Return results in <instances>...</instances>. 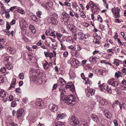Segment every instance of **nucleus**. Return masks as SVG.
Here are the masks:
<instances>
[{"label":"nucleus","mask_w":126,"mask_h":126,"mask_svg":"<svg viewBox=\"0 0 126 126\" xmlns=\"http://www.w3.org/2000/svg\"><path fill=\"white\" fill-rule=\"evenodd\" d=\"M49 57L50 58H51L53 57V54L52 53H49Z\"/></svg>","instance_id":"nucleus-64"},{"label":"nucleus","mask_w":126,"mask_h":126,"mask_svg":"<svg viewBox=\"0 0 126 126\" xmlns=\"http://www.w3.org/2000/svg\"><path fill=\"white\" fill-rule=\"evenodd\" d=\"M68 48L69 49H71L72 50H75L76 49V47L74 46L71 45L68 47Z\"/></svg>","instance_id":"nucleus-45"},{"label":"nucleus","mask_w":126,"mask_h":126,"mask_svg":"<svg viewBox=\"0 0 126 126\" xmlns=\"http://www.w3.org/2000/svg\"><path fill=\"white\" fill-rule=\"evenodd\" d=\"M103 2L104 3V5L106 6V8L108 7V5L107 3V1L106 0H102Z\"/></svg>","instance_id":"nucleus-49"},{"label":"nucleus","mask_w":126,"mask_h":126,"mask_svg":"<svg viewBox=\"0 0 126 126\" xmlns=\"http://www.w3.org/2000/svg\"><path fill=\"white\" fill-rule=\"evenodd\" d=\"M97 18L99 20L100 22H102V17L99 15H98L97 16Z\"/></svg>","instance_id":"nucleus-59"},{"label":"nucleus","mask_w":126,"mask_h":126,"mask_svg":"<svg viewBox=\"0 0 126 126\" xmlns=\"http://www.w3.org/2000/svg\"><path fill=\"white\" fill-rule=\"evenodd\" d=\"M50 35V36H52L54 38H55L56 37V35H55V33H54V32L52 31L51 32Z\"/></svg>","instance_id":"nucleus-62"},{"label":"nucleus","mask_w":126,"mask_h":126,"mask_svg":"<svg viewBox=\"0 0 126 126\" xmlns=\"http://www.w3.org/2000/svg\"><path fill=\"white\" fill-rule=\"evenodd\" d=\"M32 19L35 22L37 21L38 20L36 17L35 16H33L32 17Z\"/></svg>","instance_id":"nucleus-61"},{"label":"nucleus","mask_w":126,"mask_h":126,"mask_svg":"<svg viewBox=\"0 0 126 126\" xmlns=\"http://www.w3.org/2000/svg\"><path fill=\"white\" fill-rule=\"evenodd\" d=\"M17 9V11L22 14H24L25 13L24 10L20 7H18Z\"/></svg>","instance_id":"nucleus-33"},{"label":"nucleus","mask_w":126,"mask_h":126,"mask_svg":"<svg viewBox=\"0 0 126 126\" xmlns=\"http://www.w3.org/2000/svg\"><path fill=\"white\" fill-rule=\"evenodd\" d=\"M49 109L52 110L53 111H57L58 109V108L55 105L53 104H50L48 106Z\"/></svg>","instance_id":"nucleus-8"},{"label":"nucleus","mask_w":126,"mask_h":126,"mask_svg":"<svg viewBox=\"0 0 126 126\" xmlns=\"http://www.w3.org/2000/svg\"><path fill=\"white\" fill-rule=\"evenodd\" d=\"M51 32V31H49V30H47L45 32V33L47 36L50 35Z\"/></svg>","instance_id":"nucleus-46"},{"label":"nucleus","mask_w":126,"mask_h":126,"mask_svg":"<svg viewBox=\"0 0 126 126\" xmlns=\"http://www.w3.org/2000/svg\"><path fill=\"white\" fill-rule=\"evenodd\" d=\"M52 3L51 1H49L47 3H46V5L49 7H51L52 6Z\"/></svg>","instance_id":"nucleus-43"},{"label":"nucleus","mask_w":126,"mask_h":126,"mask_svg":"<svg viewBox=\"0 0 126 126\" xmlns=\"http://www.w3.org/2000/svg\"><path fill=\"white\" fill-rule=\"evenodd\" d=\"M68 53L67 52H65L63 53V55L64 57H66L68 55Z\"/></svg>","instance_id":"nucleus-63"},{"label":"nucleus","mask_w":126,"mask_h":126,"mask_svg":"<svg viewBox=\"0 0 126 126\" xmlns=\"http://www.w3.org/2000/svg\"><path fill=\"white\" fill-rule=\"evenodd\" d=\"M109 112V111L107 109H106L104 110V112H103V113H104V114L105 116Z\"/></svg>","instance_id":"nucleus-57"},{"label":"nucleus","mask_w":126,"mask_h":126,"mask_svg":"<svg viewBox=\"0 0 126 126\" xmlns=\"http://www.w3.org/2000/svg\"><path fill=\"white\" fill-rule=\"evenodd\" d=\"M6 28L7 30H9L11 28V26L9 24V23L8 22H6Z\"/></svg>","instance_id":"nucleus-51"},{"label":"nucleus","mask_w":126,"mask_h":126,"mask_svg":"<svg viewBox=\"0 0 126 126\" xmlns=\"http://www.w3.org/2000/svg\"><path fill=\"white\" fill-rule=\"evenodd\" d=\"M24 111L23 109H21L17 111L16 115L18 118H19L22 116L23 113Z\"/></svg>","instance_id":"nucleus-13"},{"label":"nucleus","mask_w":126,"mask_h":126,"mask_svg":"<svg viewBox=\"0 0 126 126\" xmlns=\"http://www.w3.org/2000/svg\"><path fill=\"white\" fill-rule=\"evenodd\" d=\"M59 91L61 92V94H65V90L62 87L59 88Z\"/></svg>","instance_id":"nucleus-35"},{"label":"nucleus","mask_w":126,"mask_h":126,"mask_svg":"<svg viewBox=\"0 0 126 126\" xmlns=\"http://www.w3.org/2000/svg\"><path fill=\"white\" fill-rule=\"evenodd\" d=\"M65 116V115L63 113L59 114L57 116V118L58 120H61Z\"/></svg>","instance_id":"nucleus-30"},{"label":"nucleus","mask_w":126,"mask_h":126,"mask_svg":"<svg viewBox=\"0 0 126 126\" xmlns=\"http://www.w3.org/2000/svg\"><path fill=\"white\" fill-rule=\"evenodd\" d=\"M105 116L108 119L111 118L112 117V114L109 112L105 115Z\"/></svg>","instance_id":"nucleus-39"},{"label":"nucleus","mask_w":126,"mask_h":126,"mask_svg":"<svg viewBox=\"0 0 126 126\" xmlns=\"http://www.w3.org/2000/svg\"><path fill=\"white\" fill-rule=\"evenodd\" d=\"M98 102L102 105H104L105 104H107V102L106 100L105 99H103L102 97L99 101Z\"/></svg>","instance_id":"nucleus-25"},{"label":"nucleus","mask_w":126,"mask_h":126,"mask_svg":"<svg viewBox=\"0 0 126 126\" xmlns=\"http://www.w3.org/2000/svg\"><path fill=\"white\" fill-rule=\"evenodd\" d=\"M80 123L81 126H86L88 124L87 121L83 119H81Z\"/></svg>","instance_id":"nucleus-24"},{"label":"nucleus","mask_w":126,"mask_h":126,"mask_svg":"<svg viewBox=\"0 0 126 126\" xmlns=\"http://www.w3.org/2000/svg\"><path fill=\"white\" fill-rule=\"evenodd\" d=\"M85 67L86 69L91 70V67L89 65H86Z\"/></svg>","instance_id":"nucleus-60"},{"label":"nucleus","mask_w":126,"mask_h":126,"mask_svg":"<svg viewBox=\"0 0 126 126\" xmlns=\"http://www.w3.org/2000/svg\"><path fill=\"white\" fill-rule=\"evenodd\" d=\"M64 94L61 95V99L67 103V104L72 106L75 103V96L74 95H70L69 96Z\"/></svg>","instance_id":"nucleus-1"},{"label":"nucleus","mask_w":126,"mask_h":126,"mask_svg":"<svg viewBox=\"0 0 126 126\" xmlns=\"http://www.w3.org/2000/svg\"><path fill=\"white\" fill-rule=\"evenodd\" d=\"M54 126H65L64 123L63 122L58 121L57 123H55L53 124Z\"/></svg>","instance_id":"nucleus-20"},{"label":"nucleus","mask_w":126,"mask_h":126,"mask_svg":"<svg viewBox=\"0 0 126 126\" xmlns=\"http://www.w3.org/2000/svg\"><path fill=\"white\" fill-rule=\"evenodd\" d=\"M7 126H18V125L12 122H9L7 123Z\"/></svg>","instance_id":"nucleus-29"},{"label":"nucleus","mask_w":126,"mask_h":126,"mask_svg":"<svg viewBox=\"0 0 126 126\" xmlns=\"http://www.w3.org/2000/svg\"><path fill=\"white\" fill-rule=\"evenodd\" d=\"M72 7L73 8H75L76 7H78V5L76 2H73L72 4Z\"/></svg>","instance_id":"nucleus-44"},{"label":"nucleus","mask_w":126,"mask_h":126,"mask_svg":"<svg viewBox=\"0 0 126 126\" xmlns=\"http://www.w3.org/2000/svg\"><path fill=\"white\" fill-rule=\"evenodd\" d=\"M63 16V19H61L62 22H63L65 24L67 23V21H68L69 20L70 16L69 15L65 12H63L62 14Z\"/></svg>","instance_id":"nucleus-2"},{"label":"nucleus","mask_w":126,"mask_h":126,"mask_svg":"<svg viewBox=\"0 0 126 126\" xmlns=\"http://www.w3.org/2000/svg\"><path fill=\"white\" fill-rule=\"evenodd\" d=\"M11 106L12 107H15L17 105L16 102L15 101H13L11 103Z\"/></svg>","instance_id":"nucleus-47"},{"label":"nucleus","mask_w":126,"mask_h":126,"mask_svg":"<svg viewBox=\"0 0 126 126\" xmlns=\"http://www.w3.org/2000/svg\"><path fill=\"white\" fill-rule=\"evenodd\" d=\"M46 44L48 46L50 47V39L46 40L45 42Z\"/></svg>","instance_id":"nucleus-48"},{"label":"nucleus","mask_w":126,"mask_h":126,"mask_svg":"<svg viewBox=\"0 0 126 126\" xmlns=\"http://www.w3.org/2000/svg\"><path fill=\"white\" fill-rule=\"evenodd\" d=\"M104 88L105 90H106L109 93H111V88L107 85L106 84L104 86Z\"/></svg>","instance_id":"nucleus-21"},{"label":"nucleus","mask_w":126,"mask_h":126,"mask_svg":"<svg viewBox=\"0 0 126 126\" xmlns=\"http://www.w3.org/2000/svg\"><path fill=\"white\" fill-rule=\"evenodd\" d=\"M56 34L58 39L60 41V40H61L60 38L62 37V35L61 34L58 33V32H56Z\"/></svg>","instance_id":"nucleus-36"},{"label":"nucleus","mask_w":126,"mask_h":126,"mask_svg":"<svg viewBox=\"0 0 126 126\" xmlns=\"http://www.w3.org/2000/svg\"><path fill=\"white\" fill-rule=\"evenodd\" d=\"M8 100L9 101H11L13 100L14 97L13 95H10L9 97Z\"/></svg>","instance_id":"nucleus-52"},{"label":"nucleus","mask_w":126,"mask_h":126,"mask_svg":"<svg viewBox=\"0 0 126 126\" xmlns=\"http://www.w3.org/2000/svg\"><path fill=\"white\" fill-rule=\"evenodd\" d=\"M6 41L5 39L4 38H1L0 39V43L1 44H3Z\"/></svg>","instance_id":"nucleus-40"},{"label":"nucleus","mask_w":126,"mask_h":126,"mask_svg":"<svg viewBox=\"0 0 126 126\" xmlns=\"http://www.w3.org/2000/svg\"><path fill=\"white\" fill-rule=\"evenodd\" d=\"M5 65L7 69L9 70H11L13 68V65L10 62H8Z\"/></svg>","instance_id":"nucleus-27"},{"label":"nucleus","mask_w":126,"mask_h":126,"mask_svg":"<svg viewBox=\"0 0 126 126\" xmlns=\"http://www.w3.org/2000/svg\"><path fill=\"white\" fill-rule=\"evenodd\" d=\"M43 101L41 99H38L36 100V102H35V104L38 106L42 107L43 105Z\"/></svg>","instance_id":"nucleus-10"},{"label":"nucleus","mask_w":126,"mask_h":126,"mask_svg":"<svg viewBox=\"0 0 126 126\" xmlns=\"http://www.w3.org/2000/svg\"><path fill=\"white\" fill-rule=\"evenodd\" d=\"M85 91L86 95L88 97H89L90 95L92 96L94 95L95 93L94 90V89H90L89 87L85 88Z\"/></svg>","instance_id":"nucleus-4"},{"label":"nucleus","mask_w":126,"mask_h":126,"mask_svg":"<svg viewBox=\"0 0 126 126\" xmlns=\"http://www.w3.org/2000/svg\"><path fill=\"white\" fill-rule=\"evenodd\" d=\"M71 28L70 29V30L72 32H76L77 30L76 28L74 25V26H72V27H71Z\"/></svg>","instance_id":"nucleus-34"},{"label":"nucleus","mask_w":126,"mask_h":126,"mask_svg":"<svg viewBox=\"0 0 126 126\" xmlns=\"http://www.w3.org/2000/svg\"><path fill=\"white\" fill-rule=\"evenodd\" d=\"M70 123L71 125L76 126L79 124V122L78 119L76 118L75 115H73L70 120Z\"/></svg>","instance_id":"nucleus-3"},{"label":"nucleus","mask_w":126,"mask_h":126,"mask_svg":"<svg viewBox=\"0 0 126 126\" xmlns=\"http://www.w3.org/2000/svg\"><path fill=\"white\" fill-rule=\"evenodd\" d=\"M16 79H13L11 82V85L9 88L10 89L12 88H14L15 87V85L16 84Z\"/></svg>","instance_id":"nucleus-22"},{"label":"nucleus","mask_w":126,"mask_h":126,"mask_svg":"<svg viewBox=\"0 0 126 126\" xmlns=\"http://www.w3.org/2000/svg\"><path fill=\"white\" fill-rule=\"evenodd\" d=\"M108 82L112 86L116 87L117 90L116 91H118V89H117V87L118 85V82L115 80H114L113 79H112L109 80L108 81Z\"/></svg>","instance_id":"nucleus-7"},{"label":"nucleus","mask_w":126,"mask_h":126,"mask_svg":"<svg viewBox=\"0 0 126 126\" xmlns=\"http://www.w3.org/2000/svg\"><path fill=\"white\" fill-rule=\"evenodd\" d=\"M72 82H69L66 84V87L67 88H70V90L72 92H73L75 91V87L73 86H72Z\"/></svg>","instance_id":"nucleus-9"},{"label":"nucleus","mask_w":126,"mask_h":126,"mask_svg":"<svg viewBox=\"0 0 126 126\" xmlns=\"http://www.w3.org/2000/svg\"><path fill=\"white\" fill-rule=\"evenodd\" d=\"M65 41L63 40H62L61 41L60 40V43L61 46V49L64 50L65 49V47L64 43Z\"/></svg>","instance_id":"nucleus-28"},{"label":"nucleus","mask_w":126,"mask_h":126,"mask_svg":"<svg viewBox=\"0 0 126 126\" xmlns=\"http://www.w3.org/2000/svg\"><path fill=\"white\" fill-rule=\"evenodd\" d=\"M69 74L70 79L73 80L75 79L76 76L75 73L74 72L72 71H70L69 72Z\"/></svg>","instance_id":"nucleus-19"},{"label":"nucleus","mask_w":126,"mask_h":126,"mask_svg":"<svg viewBox=\"0 0 126 126\" xmlns=\"http://www.w3.org/2000/svg\"><path fill=\"white\" fill-rule=\"evenodd\" d=\"M78 34L79 35V37L80 39H82L83 38L86 39L87 38V37H86V35L83 34L82 32H79Z\"/></svg>","instance_id":"nucleus-23"},{"label":"nucleus","mask_w":126,"mask_h":126,"mask_svg":"<svg viewBox=\"0 0 126 126\" xmlns=\"http://www.w3.org/2000/svg\"><path fill=\"white\" fill-rule=\"evenodd\" d=\"M95 97L98 101L99 100H100V98H101L100 97V96L97 95H95Z\"/></svg>","instance_id":"nucleus-58"},{"label":"nucleus","mask_w":126,"mask_h":126,"mask_svg":"<svg viewBox=\"0 0 126 126\" xmlns=\"http://www.w3.org/2000/svg\"><path fill=\"white\" fill-rule=\"evenodd\" d=\"M43 41L41 40H39L38 42L36 44V45L38 46H40L43 43Z\"/></svg>","instance_id":"nucleus-53"},{"label":"nucleus","mask_w":126,"mask_h":126,"mask_svg":"<svg viewBox=\"0 0 126 126\" xmlns=\"http://www.w3.org/2000/svg\"><path fill=\"white\" fill-rule=\"evenodd\" d=\"M94 9H93V11H92L93 13L94 14H97L99 12V11L97 10H94Z\"/></svg>","instance_id":"nucleus-50"},{"label":"nucleus","mask_w":126,"mask_h":126,"mask_svg":"<svg viewBox=\"0 0 126 126\" xmlns=\"http://www.w3.org/2000/svg\"><path fill=\"white\" fill-rule=\"evenodd\" d=\"M19 78L21 79H23L24 78V74L23 73L19 74Z\"/></svg>","instance_id":"nucleus-37"},{"label":"nucleus","mask_w":126,"mask_h":126,"mask_svg":"<svg viewBox=\"0 0 126 126\" xmlns=\"http://www.w3.org/2000/svg\"><path fill=\"white\" fill-rule=\"evenodd\" d=\"M7 51L12 54H14L16 52L15 48L11 47H8L7 49Z\"/></svg>","instance_id":"nucleus-18"},{"label":"nucleus","mask_w":126,"mask_h":126,"mask_svg":"<svg viewBox=\"0 0 126 126\" xmlns=\"http://www.w3.org/2000/svg\"><path fill=\"white\" fill-rule=\"evenodd\" d=\"M92 119L95 122L98 123L99 121L98 117L95 115L92 114L91 115Z\"/></svg>","instance_id":"nucleus-17"},{"label":"nucleus","mask_w":126,"mask_h":126,"mask_svg":"<svg viewBox=\"0 0 126 126\" xmlns=\"http://www.w3.org/2000/svg\"><path fill=\"white\" fill-rule=\"evenodd\" d=\"M95 58H97L96 57L95 58L93 56H92L90 57L89 59L90 62L92 63H96V61Z\"/></svg>","instance_id":"nucleus-31"},{"label":"nucleus","mask_w":126,"mask_h":126,"mask_svg":"<svg viewBox=\"0 0 126 126\" xmlns=\"http://www.w3.org/2000/svg\"><path fill=\"white\" fill-rule=\"evenodd\" d=\"M58 18V16L56 15H54L52 17H50L48 19V21L49 20L50 21H49L50 22H52L54 24H56L58 23V21L57 19Z\"/></svg>","instance_id":"nucleus-5"},{"label":"nucleus","mask_w":126,"mask_h":126,"mask_svg":"<svg viewBox=\"0 0 126 126\" xmlns=\"http://www.w3.org/2000/svg\"><path fill=\"white\" fill-rule=\"evenodd\" d=\"M93 42L94 43L99 44L100 43V42H99V41L98 40H97V39H95V40H94Z\"/></svg>","instance_id":"nucleus-56"},{"label":"nucleus","mask_w":126,"mask_h":126,"mask_svg":"<svg viewBox=\"0 0 126 126\" xmlns=\"http://www.w3.org/2000/svg\"><path fill=\"white\" fill-rule=\"evenodd\" d=\"M66 40L67 41L70 43H73V39H72V37L70 36L68 37L67 38Z\"/></svg>","instance_id":"nucleus-32"},{"label":"nucleus","mask_w":126,"mask_h":126,"mask_svg":"<svg viewBox=\"0 0 126 126\" xmlns=\"http://www.w3.org/2000/svg\"><path fill=\"white\" fill-rule=\"evenodd\" d=\"M86 82L85 83V84H89L92 83V81L88 79H86L85 80Z\"/></svg>","instance_id":"nucleus-38"},{"label":"nucleus","mask_w":126,"mask_h":126,"mask_svg":"<svg viewBox=\"0 0 126 126\" xmlns=\"http://www.w3.org/2000/svg\"><path fill=\"white\" fill-rule=\"evenodd\" d=\"M70 61L71 65L74 67L77 68L78 64L79 63V62L78 61L74 58L71 59Z\"/></svg>","instance_id":"nucleus-6"},{"label":"nucleus","mask_w":126,"mask_h":126,"mask_svg":"<svg viewBox=\"0 0 126 126\" xmlns=\"http://www.w3.org/2000/svg\"><path fill=\"white\" fill-rule=\"evenodd\" d=\"M89 4L91 9L92 11H93V9H94V7L95 5V4L92 1H90Z\"/></svg>","instance_id":"nucleus-26"},{"label":"nucleus","mask_w":126,"mask_h":126,"mask_svg":"<svg viewBox=\"0 0 126 126\" xmlns=\"http://www.w3.org/2000/svg\"><path fill=\"white\" fill-rule=\"evenodd\" d=\"M1 4L0 7L1 9L0 10V13L1 15H3L5 13V9L3 4L1 3Z\"/></svg>","instance_id":"nucleus-16"},{"label":"nucleus","mask_w":126,"mask_h":126,"mask_svg":"<svg viewBox=\"0 0 126 126\" xmlns=\"http://www.w3.org/2000/svg\"><path fill=\"white\" fill-rule=\"evenodd\" d=\"M6 69V68L5 67H2L0 69V71L2 73H4L5 72Z\"/></svg>","instance_id":"nucleus-42"},{"label":"nucleus","mask_w":126,"mask_h":126,"mask_svg":"<svg viewBox=\"0 0 126 126\" xmlns=\"http://www.w3.org/2000/svg\"><path fill=\"white\" fill-rule=\"evenodd\" d=\"M66 82L62 78H60L58 80V83L59 85L62 86L65 84Z\"/></svg>","instance_id":"nucleus-14"},{"label":"nucleus","mask_w":126,"mask_h":126,"mask_svg":"<svg viewBox=\"0 0 126 126\" xmlns=\"http://www.w3.org/2000/svg\"><path fill=\"white\" fill-rule=\"evenodd\" d=\"M118 35L117 33L116 32L115 33L114 36H113L114 38L115 39V40L118 42V38H117Z\"/></svg>","instance_id":"nucleus-41"},{"label":"nucleus","mask_w":126,"mask_h":126,"mask_svg":"<svg viewBox=\"0 0 126 126\" xmlns=\"http://www.w3.org/2000/svg\"><path fill=\"white\" fill-rule=\"evenodd\" d=\"M50 64H51V63H50L49 64L46 61H45L43 63V65L44 68L46 70H47L50 67Z\"/></svg>","instance_id":"nucleus-11"},{"label":"nucleus","mask_w":126,"mask_h":126,"mask_svg":"<svg viewBox=\"0 0 126 126\" xmlns=\"http://www.w3.org/2000/svg\"><path fill=\"white\" fill-rule=\"evenodd\" d=\"M118 60L117 59H115L114 60V62L113 63L116 65L117 66H118Z\"/></svg>","instance_id":"nucleus-55"},{"label":"nucleus","mask_w":126,"mask_h":126,"mask_svg":"<svg viewBox=\"0 0 126 126\" xmlns=\"http://www.w3.org/2000/svg\"><path fill=\"white\" fill-rule=\"evenodd\" d=\"M36 14H37V16L38 17H40L41 15L42 14V12L40 11H39L37 12H36Z\"/></svg>","instance_id":"nucleus-54"},{"label":"nucleus","mask_w":126,"mask_h":126,"mask_svg":"<svg viewBox=\"0 0 126 126\" xmlns=\"http://www.w3.org/2000/svg\"><path fill=\"white\" fill-rule=\"evenodd\" d=\"M112 13L114 14L115 18H117L118 17V9L117 7L115 8H112Z\"/></svg>","instance_id":"nucleus-12"},{"label":"nucleus","mask_w":126,"mask_h":126,"mask_svg":"<svg viewBox=\"0 0 126 126\" xmlns=\"http://www.w3.org/2000/svg\"><path fill=\"white\" fill-rule=\"evenodd\" d=\"M7 93L3 90L0 88V96L1 98L5 97Z\"/></svg>","instance_id":"nucleus-15"}]
</instances>
